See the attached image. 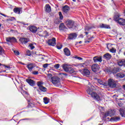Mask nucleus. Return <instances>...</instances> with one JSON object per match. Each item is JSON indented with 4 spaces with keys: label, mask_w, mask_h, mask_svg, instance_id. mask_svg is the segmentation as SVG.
<instances>
[{
    "label": "nucleus",
    "mask_w": 125,
    "mask_h": 125,
    "mask_svg": "<svg viewBox=\"0 0 125 125\" xmlns=\"http://www.w3.org/2000/svg\"><path fill=\"white\" fill-rule=\"evenodd\" d=\"M114 115V113H113V111L112 110L107 111L104 113V117L106 118V117H108V116H110V117H112Z\"/></svg>",
    "instance_id": "23"
},
{
    "label": "nucleus",
    "mask_w": 125,
    "mask_h": 125,
    "mask_svg": "<svg viewBox=\"0 0 125 125\" xmlns=\"http://www.w3.org/2000/svg\"><path fill=\"white\" fill-rule=\"evenodd\" d=\"M29 30L32 33H36L38 31V28L35 26H31L29 27Z\"/></svg>",
    "instance_id": "21"
},
{
    "label": "nucleus",
    "mask_w": 125,
    "mask_h": 125,
    "mask_svg": "<svg viewBox=\"0 0 125 125\" xmlns=\"http://www.w3.org/2000/svg\"><path fill=\"white\" fill-rule=\"evenodd\" d=\"M108 85L109 87L111 88H114L117 86V84H116V82L115 81L112 79H109L108 80Z\"/></svg>",
    "instance_id": "6"
},
{
    "label": "nucleus",
    "mask_w": 125,
    "mask_h": 125,
    "mask_svg": "<svg viewBox=\"0 0 125 125\" xmlns=\"http://www.w3.org/2000/svg\"><path fill=\"white\" fill-rule=\"evenodd\" d=\"M109 119H110V118H109V117L107 118V120H109Z\"/></svg>",
    "instance_id": "60"
},
{
    "label": "nucleus",
    "mask_w": 125,
    "mask_h": 125,
    "mask_svg": "<svg viewBox=\"0 0 125 125\" xmlns=\"http://www.w3.org/2000/svg\"><path fill=\"white\" fill-rule=\"evenodd\" d=\"M73 58H75V59H78V60H83V58L78 57V56H74L73 57Z\"/></svg>",
    "instance_id": "39"
},
{
    "label": "nucleus",
    "mask_w": 125,
    "mask_h": 125,
    "mask_svg": "<svg viewBox=\"0 0 125 125\" xmlns=\"http://www.w3.org/2000/svg\"><path fill=\"white\" fill-rule=\"evenodd\" d=\"M3 54H5V51L2 47L0 46V56H2Z\"/></svg>",
    "instance_id": "29"
},
{
    "label": "nucleus",
    "mask_w": 125,
    "mask_h": 125,
    "mask_svg": "<svg viewBox=\"0 0 125 125\" xmlns=\"http://www.w3.org/2000/svg\"><path fill=\"white\" fill-rule=\"evenodd\" d=\"M91 69L93 72H97V71H99L100 66L97 63H94L91 66Z\"/></svg>",
    "instance_id": "8"
},
{
    "label": "nucleus",
    "mask_w": 125,
    "mask_h": 125,
    "mask_svg": "<svg viewBox=\"0 0 125 125\" xmlns=\"http://www.w3.org/2000/svg\"><path fill=\"white\" fill-rule=\"evenodd\" d=\"M100 28H103L104 29H110V25H108L105 24H101L99 25Z\"/></svg>",
    "instance_id": "28"
},
{
    "label": "nucleus",
    "mask_w": 125,
    "mask_h": 125,
    "mask_svg": "<svg viewBox=\"0 0 125 125\" xmlns=\"http://www.w3.org/2000/svg\"><path fill=\"white\" fill-rule=\"evenodd\" d=\"M2 64L0 63V66H1Z\"/></svg>",
    "instance_id": "59"
},
{
    "label": "nucleus",
    "mask_w": 125,
    "mask_h": 125,
    "mask_svg": "<svg viewBox=\"0 0 125 125\" xmlns=\"http://www.w3.org/2000/svg\"><path fill=\"white\" fill-rule=\"evenodd\" d=\"M59 30L61 31H67V28H66V26L64 25V23H62L59 25Z\"/></svg>",
    "instance_id": "18"
},
{
    "label": "nucleus",
    "mask_w": 125,
    "mask_h": 125,
    "mask_svg": "<svg viewBox=\"0 0 125 125\" xmlns=\"http://www.w3.org/2000/svg\"><path fill=\"white\" fill-rule=\"evenodd\" d=\"M38 69V71H33L32 72V74L33 75H39V71H40V67H37Z\"/></svg>",
    "instance_id": "34"
},
{
    "label": "nucleus",
    "mask_w": 125,
    "mask_h": 125,
    "mask_svg": "<svg viewBox=\"0 0 125 125\" xmlns=\"http://www.w3.org/2000/svg\"><path fill=\"white\" fill-rule=\"evenodd\" d=\"M13 11L15 13L21 14V13H22V8H15L13 9Z\"/></svg>",
    "instance_id": "17"
},
{
    "label": "nucleus",
    "mask_w": 125,
    "mask_h": 125,
    "mask_svg": "<svg viewBox=\"0 0 125 125\" xmlns=\"http://www.w3.org/2000/svg\"><path fill=\"white\" fill-rule=\"evenodd\" d=\"M123 88H124V89L125 90V85H123Z\"/></svg>",
    "instance_id": "55"
},
{
    "label": "nucleus",
    "mask_w": 125,
    "mask_h": 125,
    "mask_svg": "<svg viewBox=\"0 0 125 125\" xmlns=\"http://www.w3.org/2000/svg\"><path fill=\"white\" fill-rule=\"evenodd\" d=\"M62 10L63 14H68L70 11V7L66 5L62 7Z\"/></svg>",
    "instance_id": "10"
},
{
    "label": "nucleus",
    "mask_w": 125,
    "mask_h": 125,
    "mask_svg": "<svg viewBox=\"0 0 125 125\" xmlns=\"http://www.w3.org/2000/svg\"><path fill=\"white\" fill-rule=\"evenodd\" d=\"M74 2H76V0H72Z\"/></svg>",
    "instance_id": "57"
},
{
    "label": "nucleus",
    "mask_w": 125,
    "mask_h": 125,
    "mask_svg": "<svg viewBox=\"0 0 125 125\" xmlns=\"http://www.w3.org/2000/svg\"><path fill=\"white\" fill-rule=\"evenodd\" d=\"M117 77L118 78H125V74L123 73H118L117 74Z\"/></svg>",
    "instance_id": "36"
},
{
    "label": "nucleus",
    "mask_w": 125,
    "mask_h": 125,
    "mask_svg": "<svg viewBox=\"0 0 125 125\" xmlns=\"http://www.w3.org/2000/svg\"><path fill=\"white\" fill-rule=\"evenodd\" d=\"M43 84V82H37V85L39 87V88L42 87V85Z\"/></svg>",
    "instance_id": "33"
},
{
    "label": "nucleus",
    "mask_w": 125,
    "mask_h": 125,
    "mask_svg": "<svg viewBox=\"0 0 125 125\" xmlns=\"http://www.w3.org/2000/svg\"><path fill=\"white\" fill-rule=\"evenodd\" d=\"M61 75H63V76H65L66 77H67V76H68V74H67V73H61Z\"/></svg>",
    "instance_id": "51"
},
{
    "label": "nucleus",
    "mask_w": 125,
    "mask_h": 125,
    "mask_svg": "<svg viewBox=\"0 0 125 125\" xmlns=\"http://www.w3.org/2000/svg\"><path fill=\"white\" fill-rule=\"evenodd\" d=\"M6 41L8 42H16V39L14 37H8L6 39Z\"/></svg>",
    "instance_id": "16"
},
{
    "label": "nucleus",
    "mask_w": 125,
    "mask_h": 125,
    "mask_svg": "<svg viewBox=\"0 0 125 125\" xmlns=\"http://www.w3.org/2000/svg\"><path fill=\"white\" fill-rule=\"evenodd\" d=\"M120 71L121 68L120 67L115 68L113 70V73H115V74H116V73H118V72H120Z\"/></svg>",
    "instance_id": "35"
},
{
    "label": "nucleus",
    "mask_w": 125,
    "mask_h": 125,
    "mask_svg": "<svg viewBox=\"0 0 125 125\" xmlns=\"http://www.w3.org/2000/svg\"><path fill=\"white\" fill-rule=\"evenodd\" d=\"M79 42H80V43H81V42H82V41H80Z\"/></svg>",
    "instance_id": "62"
},
{
    "label": "nucleus",
    "mask_w": 125,
    "mask_h": 125,
    "mask_svg": "<svg viewBox=\"0 0 125 125\" xmlns=\"http://www.w3.org/2000/svg\"><path fill=\"white\" fill-rule=\"evenodd\" d=\"M87 42H89V41H87Z\"/></svg>",
    "instance_id": "63"
},
{
    "label": "nucleus",
    "mask_w": 125,
    "mask_h": 125,
    "mask_svg": "<svg viewBox=\"0 0 125 125\" xmlns=\"http://www.w3.org/2000/svg\"><path fill=\"white\" fill-rule=\"evenodd\" d=\"M59 67H60V65H59V64H56L54 65V68L56 69H59Z\"/></svg>",
    "instance_id": "43"
},
{
    "label": "nucleus",
    "mask_w": 125,
    "mask_h": 125,
    "mask_svg": "<svg viewBox=\"0 0 125 125\" xmlns=\"http://www.w3.org/2000/svg\"><path fill=\"white\" fill-rule=\"evenodd\" d=\"M124 67H125V60H124Z\"/></svg>",
    "instance_id": "56"
},
{
    "label": "nucleus",
    "mask_w": 125,
    "mask_h": 125,
    "mask_svg": "<svg viewBox=\"0 0 125 125\" xmlns=\"http://www.w3.org/2000/svg\"><path fill=\"white\" fill-rule=\"evenodd\" d=\"M9 20L10 21H13V20H15V18L14 17H11L10 19H9Z\"/></svg>",
    "instance_id": "49"
},
{
    "label": "nucleus",
    "mask_w": 125,
    "mask_h": 125,
    "mask_svg": "<svg viewBox=\"0 0 125 125\" xmlns=\"http://www.w3.org/2000/svg\"><path fill=\"white\" fill-rule=\"evenodd\" d=\"M85 35H88V32H85Z\"/></svg>",
    "instance_id": "54"
},
{
    "label": "nucleus",
    "mask_w": 125,
    "mask_h": 125,
    "mask_svg": "<svg viewBox=\"0 0 125 125\" xmlns=\"http://www.w3.org/2000/svg\"><path fill=\"white\" fill-rule=\"evenodd\" d=\"M78 67H80L81 68H83H83H84V66L83 65V63H80L78 65Z\"/></svg>",
    "instance_id": "45"
},
{
    "label": "nucleus",
    "mask_w": 125,
    "mask_h": 125,
    "mask_svg": "<svg viewBox=\"0 0 125 125\" xmlns=\"http://www.w3.org/2000/svg\"><path fill=\"white\" fill-rule=\"evenodd\" d=\"M82 75L83 76H85V77H88L90 75V71L87 69H83L82 72Z\"/></svg>",
    "instance_id": "12"
},
{
    "label": "nucleus",
    "mask_w": 125,
    "mask_h": 125,
    "mask_svg": "<svg viewBox=\"0 0 125 125\" xmlns=\"http://www.w3.org/2000/svg\"><path fill=\"white\" fill-rule=\"evenodd\" d=\"M20 42L22 43V44H26L27 43L30 42V40L29 39L22 38L20 39Z\"/></svg>",
    "instance_id": "15"
},
{
    "label": "nucleus",
    "mask_w": 125,
    "mask_h": 125,
    "mask_svg": "<svg viewBox=\"0 0 125 125\" xmlns=\"http://www.w3.org/2000/svg\"><path fill=\"white\" fill-rule=\"evenodd\" d=\"M1 15H2V16H4V17H6V15L3 14H0Z\"/></svg>",
    "instance_id": "52"
},
{
    "label": "nucleus",
    "mask_w": 125,
    "mask_h": 125,
    "mask_svg": "<svg viewBox=\"0 0 125 125\" xmlns=\"http://www.w3.org/2000/svg\"><path fill=\"white\" fill-rule=\"evenodd\" d=\"M43 101H44V103H45V104H47L48 103V102H49L48 99H47V98H46V97H44L43 98Z\"/></svg>",
    "instance_id": "37"
},
{
    "label": "nucleus",
    "mask_w": 125,
    "mask_h": 125,
    "mask_svg": "<svg viewBox=\"0 0 125 125\" xmlns=\"http://www.w3.org/2000/svg\"><path fill=\"white\" fill-rule=\"evenodd\" d=\"M27 53L28 56H31V52L30 51V50H28L27 51Z\"/></svg>",
    "instance_id": "48"
},
{
    "label": "nucleus",
    "mask_w": 125,
    "mask_h": 125,
    "mask_svg": "<svg viewBox=\"0 0 125 125\" xmlns=\"http://www.w3.org/2000/svg\"><path fill=\"white\" fill-rule=\"evenodd\" d=\"M14 52L16 55H19L20 54L19 52L18 51H14Z\"/></svg>",
    "instance_id": "47"
},
{
    "label": "nucleus",
    "mask_w": 125,
    "mask_h": 125,
    "mask_svg": "<svg viewBox=\"0 0 125 125\" xmlns=\"http://www.w3.org/2000/svg\"><path fill=\"white\" fill-rule=\"evenodd\" d=\"M97 82L99 84H100V85H104V86H107L108 84L106 82H104L103 81H102V80L100 79H97Z\"/></svg>",
    "instance_id": "20"
},
{
    "label": "nucleus",
    "mask_w": 125,
    "mask_h": 125,
    "mask_svg": "<svg viewBox=\"0 0 125 125\" xmlns=\"http://www.w3.org/2000/svg\"><path fill=\"white\" fill-rule=\"evenodd\" d=\"M63 51L64 52V54L66 56H70L71 55V52H70V50L68 49V48H65L63 49Z\"/></svg>",
    "instance_id": "22"
},
{
    "label": "nucleus",
    "mask_w": 125,
    "mask_h": 125,
    "mask_svg": "<svg viewBox=\"0 0 125 125\" xmlns=\"http://www.w3.org/2000/svg\"><path fill=\"white\" fill-rule=\"evenodd\" d=\"M90 87H87V93H88V94H90L91 97H92V98H93L95 100H96L97 101H100L101 99H100V96H99V95L97 94V93L93 92V90L95 89V87H94L92 85H90Z\"/></svg>",
    "instance_id": "1"
},
{
    "label": "nucleus",
    "mask_w": 125,
    "mask_h": 125,
    "mask_svg": "<svg viewBox=\"0 0 125 125\" xmlns=\"http://www.w3.org/2000/svg\"><path fill=\"white\" fill-rule=\"evenodd\" d=\"M99 125H102V124H99Z\"/></svg>",
    "instance_id": "61"
},
{
    "label": "nucleus",
    "mask_w": 125,
    "mask_h": 125,
    "mask_svg": "<svg viewBox=\"0 0 125 125\" xmlns=\"http://www.w3.org/2000/svg\"><path fill=\"white\" fill-rule=\"evenodd\" d=\"M62 68L67 73H69V74H73V73H75V70L74 68L71 67V65L64 63L62 65Z\"/></svg>",
    "instance_id": "2"
},
{
    "label": "nucleus",
    "mask_w": 125,
    "mask_h": 125,
    "mask_svg": "<svg viewBox=\"0 0 125 125\" xmlns=\"http://www.w3.org/2000/svg\"><path fill=\"white\" fill-rule=\"evenodd\" d=\"M121 120V118L120 117H112L110 119V122H117V121H120Z\"/></svg>",
    "instance_id": "26"
},
{
    "label": "nucleus",
    "mask_w": 125,
    "mask_h": 125,
    "mask_svg": "<svg viewBox=\"0 0 125 125\" xmlns=\"http://www.w3.org/2000/svg\"><path fill=\"white\" fill-rule=\"evenodd\" d=\"M59 15L60 16V20H63V15H62V13L61 12H59Z\"/></svg>",
    "instance_id": "38"
},
{
    "label": "nucleus",
    "mask_w": 125,
    "mask_h": 125,
    "mask_svg": "<svg viewBox=\"0 0 125 125\" xmlns=\"http://www.w3.org/2000/svg\"><path fill=\"white\" fill-rule=\"evenodd\" d=\"M26 67L29 72H33V69H34V68H35V63L30 62L26 65Z\"/></svg>",
    "instance_id": "9"
},
{
    "label": "nucleus",
    "mask_w": 125,
    "mask_h": 125,
    "mask_svg": "<svg viewBox=\"0 0 125 125\" xmlns=\"http://www.w3.org/2000/svg\"><path fill=\"white\" fill-rule=\"evenodd\" d=\"M91 29H92V27L86 26L85 30L86 31H89V30H91Z\"/></svg>",
    "instance_id": "41"
},
{
    "label": "nucleus",
    "mask_w": 125,
    "mask_h": 125,
    "mask_svg": "<svg viewBox=\"0 0 125 125\" xmlns=\"http://www.w3.org/2000/svg\"><path fill=\"white\" fill-rule=\"evenodd\" d=\"M29 46L30 47V49L33 50L35 48V46L33 44H30Z\"/></svg>",
    "instance_id": "40"
},
{
    "label": "nucleus",
    "mask_w": 125,
    "mask_h": 125,
    "mask_svg": "<svg viewBox=\"0 0 125 125\" xmlns=\"http://www.w3.org/2000/svg\"><path fill=\"white\" fill-rule=\"evenodd\" d=\"M118 65L120 66V67L124 66L125 63V60H119L117 62Z\"/></svg>",
    "instance_id": "25"
},
{
    "label": "nucleus",
    "mask_w": 125,
    "mask_h": 125,
    "mask_svg": "<svg viewBox=\"0 0 125 125\" xmlns=\"http://www.w3.org/2000/svg\"><path fill=\"white\" fill-rule=\"evenodd\" d=\"M48 44L52 46H55L56 45V39L55 38H53L52 39H49L48 41Z\"/></svg>",
    "instance_id": "7"
},
{
    "label": "nucleus",
    "mask_w": 125,
    "mask_h": 125,
    "mask_svg": "<svg viewBox=\"0 0 125 125\" xmlns=\"http://www.w3.org/2000/svg\"><path fill=\"white\" fill-rule=\"evenodd\" d=\"M40 37H44V38H45L48 36V33H47V31H44L42 34L39 35Z\"/></svg>",
    "instance_id": "30"
},
{
    "label": "nucleus",
    "mask_w": 125,
    "mask_h": 125,
    "mask_svg": "<svg viewBox=\"0 0 125 125\" xmlns=\"http://www.w3.org/2000/svg\"><path fill=\"white\" fill-rule=\"evenodd\" d=\"M39 89L43 92H46V91H47V89L43 86H42V87H40V88H39Z\"/></svg>",
    "instance_id": "32"
},
{
    "label": "nucleus",
    "mask_w": 125,
    "mask_h": 125,
    "mask_svg": "<svg viewBox=\"0 0 125 125\" xmlns=\"http://www.w3.org/2000/svg\"><path fill=\"white\" fill-rule=\"evenodd\" d=\"M104 59L105 60H110L112 58V55L109 53H106L104 55Z\"/></svg>",
    "instance_id": "19"
},
{
    "label": "nucleus",
    "mask_w": 125,
    "mask_h": 125,
    "mask_svg": "<svg viewBox=\"0 0 125 125\" xmlns=\"http://www.w3.org/2000/svg\"><path fill=\"white\" fill-rule=\"evenodd\" d=\"M125 108H120L119 110V112L120 113V115L122 116V117H124L125 115Z\"/></svg>",
    "instance_id": "31"
},
{
    "label": "nucleus",
    "mask_w": 125,
    "mask_h": 125,
    "mask_svg": "<svg viewBox=\"0 0 125 125\" xmlns=\"http://www.w3.org/2000/svg\"><path fill=\"white\" fill-rule=\"evenodd\" d=\"M120 14H117L116 15H115L114 17V20L116 21V22H118L120 25H122L123 26H125V20L120 18Z\"/></svg>",
    "instance_id": "3"
},
{
    "label": "nucleus",
    "mask_w": 125,
    "mask_h": 125,
    "mask_svg": "<svg viewBox=\"0 0 125 125\" xmlns=\"http://www.w3.org/2000/svg\"><path fill=\"white\" fill-rule=\"evenodd\" d=\"M44 8L45 11H46V12L49 13L50 12V11H51V7H50V5H49V4H46Z\"/></svg>",
    "instance_id": "24"
},
{
    "label": "nucleus",
    "mask_w": 125,
    "mask_h": 125,
    "mask_svg": "<svg viewBox=\"0 0 125 125\" xmlns=\"http://www.w3.org/2000/svg\"><path fill=\"white\" fill-rule=\"evenodd\" d=\"M109 45H111V44H107V48L109 50V51L110 52H112V53H116L117 50L114 47H112L111 49H109Z\"/></svg>",
    "instance_id": "27"
},
{
    "label": "nucleus",
    "mask_w": 125,
    "mask_h": 125,
    "mask_svg": "<svg viewBox=\"0 0 125 125\" xmlns=\"http://www.w3.org/2000/svg\"><path fill=\"white\" fill-rule=\"evenodd\" d=\"M83 65H84V67L85 68V67L87 66L88 65V62H85L83 63Z\"/></svg>",
    "instance_id": "44"
},
{
    "label": "nucleus",
    "mask_w": 125,
    "mask_h": 125,
    "mask_svg": "<svg viewBox=\"0 0 125 125\" xmlns=\"http://www.w3.org/2000/svg\"><path fill=\"white\" fill-rule=\"evenodd\" d=\"M77 34L75 33H72L69 34L68 39V40H75V39H77Z\"/></svg>",
    "instance_id": "14"
},
{
    "label": "nucleus",
    "mask_w": 125,
    "mask_h": 125,
    "mask_svg": "<svg viewBox=\"0 0 125 125\" xmlns=\"http://www.w3.org/2000/svg\"><path fill=\"white\" fill-rule=\"evenodd\" d=\"M24 120H29V119H22V121H24Z\"/></svg>",
    "instance_id": "58"
},
{
    "label": "nucleus",
    "mask_w": 125,
    "mask_h": 125,
    "mask_svg": "<svg viewBox=\"0 0 125 125\" xmlns=\"http://www.w3.org/2000/svg\"><path fill=\"white\" fill-rule=\"evenodd\" d=\"M19 63H20V64H21L22 65H25V63H22V62H19Z\"/></svg>",
    "instance_id": "53"
},
{
    "label": "nucleus",
    "mask_w": 125,
    "mask_h": 125,
    "mask_svg": "<svg viewBox=\"0 0 125 125\" xmlns=\"http://www.w3.org/2000/svg\"><path fill=\"white\" fill-rule=\"evenodd\" d=\"M93 61L95 63H97L98 62H101L102 61V57L95 56L93 58Z\"/></svg>",
    "instance_id": "13"
},
{
    "label": "nucleus",
    "mask_w": 125,
    "mask_h": 125,
    "mask_svg": "<svg viewBox=\"0 0 125 125\" xmlns=\"http://www.w3.org/2000/svg\"><path fill=\"white\" fill-rule=\"evenodd\" d=\"M92 38H93V37H91V39H92Z\"/></svg>",
    "instance_id": "64"
},
{
    "label": "nucleus",
    "mask_w": 125,
    "mask_h": 125,
    "mask_svg": "<svg viewBox=\"0 0 125 125\" xmlns=\"http://www.w3.org/2000/svg\"><path fill=\"white\" fill-rule=\"evenodd\" d=\"M56 46L58 49H61V48H62V45L61 44H60V45L57 44Z\"/></svg>",
    "instance_id": "42"
},
{
    "label": "nucleus",
    "mask_w": 125,
    "mask_h": 125,
    "mask_svg": "<svg viewBox=\"0 0 125 125\" xmlns=\"http://www.w3.org/2000/svg\"><path fill=\"white\" fill-rule=\"evenodd\" d=\"M66 25L69 29H72L75 27V21L73 20H68L66 21Z\"/></svg>",
    "instance_id": "5"
},
{
    "label": "nucleus",
    "mask_w": 125,
    "mask_h": 125,
    "mask_svg": "<svg viewBox=\"0 0 125 125\" xmlns=\"http://www.w3.org/2000/svg\"><path fill=\"white\" fill-rule=\"evenodd\" d=\"M5 68H7L8 69H10V66H6L5 65H4Z\"/></svg>",
    "instance_id": "50"
},
{
    "label": "nucleus",
    "mask_w": 125,
    "mask_h": 125,
    "mask_svg": "<svg viewBox=\"0 0 125 125\" xmlns=\"http://www.w3.org/2000/svg\"><path fill=\"white\" fill-rule=\"evenodd\" d=\"M48 63L44 64L43 65V68H47L48 67Z\"/></svg>",
    "instance_id": "46"
},
{
    "label": "nucleus",
    "mask_w": 125,
    "mask_h": 125,
    "mask_svg": "<svg viewBox=\"0 0 125 125\" xmlns=\"http://www.w3.org/2000/svg\"><path fill=\"white\" fill-rule=\"evenodd\" d=\"M26 83H28L29 84V85H31V86H35L36 85V82L31 79H26Z\"/></svg>",
    "instance_id": "11"
},
{
    "label": "nucleus",
    "mask_w": 125,
    "mask_h": 125,
    "mask_svg": "<svg viewBox=\"0 0 125 125\" xmlns=\"http://www.w3.org/2000/svg\"><path fill=\"white\" fill-rule=\"evenodd\" d=\"M51 80L54 85H55V86H59L60 84V78L58 77H53L51 78Z\"/></svg>",
    "instance_id": "4"
}]
</instances>
